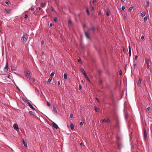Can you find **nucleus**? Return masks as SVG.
<instances>
[{"instance_id": "f257e3e1", "label": "nucleus", "mask_w": 152, "mask_h": 152, "mask_svg": "<svg viewBox=\"0 0 152 152\" xmlns=\"http://www.w3.org/2000/svg\"><path fill=\"white\" fill-rule=\"evenodd\" d=\"M28 35L27 34H24L22 36L21 40L24 42H26L27 40Z\"/></svg>"}, {"instance_id": "f03ea898", "label": "nucleus", "mask_w": 152, "mask_h": 152, "mask_svg": "<svg viewBox=\"0 0 152 152\" xmlns=\"http://www.w3.org/2000/svg\"><path fill=\"white\" fill-rule=\"evenodd\" d=\"M90 29H91L89 28L88 29V30L87 31H84V33H85V34L86 37L88 39H90V37H89L88 34L89 33V32L90 30Z\"/></svg>"}, {"instance_id": "7ed1b4c3", "label": "nucleus", "mask_w": 152, "mask_h": 152, "mask_svg": "<svg viewBox=\"0 0 152 152\" xmlns=\"http://www.w3.org/2000/svg\"><path fill=\"white\" fill-rule=\"evenodd\" d=\"M8 64L7 62V61L6 64L5 66V67L4 69V72H7L8 71Z\"/></svg>"}, {"instance_id": "20e7f679", "label": "nucleus", "mask_w": 152, "mask_h": 152, "mask_svg": "<svg viewBox=\"0 0 152 152\" xmlns=\"http://www.w3.org/2000/svg\"><path fill=\"white\" fill-rule=\"evenodd\" d=\"M26 75L27 77L29 79L31 78V76H30V73L29 71H28L26 72Z\"/></svg>"}, {"instance_id": "39448f33", "label": "nucleus", "mask_w": 152, "mask_h": 152, "mask_svg": "<svg viewBox=\"0 0 152 152\" xmlns=\"http://www.w3.org/2000/svg\"><path fill=\"white\" fill-rule=\"evenodd\" d=\"M13 127L14 129L17 131L19 130L18 126L17 124H14Z\"/></svg>"}, {"instance_id": "423d86ee", "label": "nucleus", "mask_w": 152, "mask_h": 152, "mask_svg": "<svg viewBox=\"0 0 152 152\" xmlns=\"http://www.w3.org/2000/svg\"><path fill=\"white\" fill-rule=\"evenodd\" d=\"M53 112L55 114H57L58 113V112L56 109V108L55 106L54 105H53Z\"/></svg>"}, {"instance_id": "0eeeda50", "label": "nucleus", "mask_w": 152, "mask_h": 152, "mask_svg": "<svg viewBox=\"0 0 152 152\" xmlns=\"http://www.w3.org/2000/svg\"><path fill=\"white\" fill-rule=\"evenodd\" d=\"M52 125L54 128H55L56 129H57L58 128L57 125L54 122H53L52 123Z\"/></svg>"}, {"instance_id": "6e6552de", "label": "nucleus", "mask_w": 152, "mask_h": 152, "mask_svg": "<svg viewBox=\"0 0 152 152\" xmlns=\"http://www.w3.org/2000/svg\"><path fill=\"white\" fill-rule=\"evenodd\" d=\"M142 79L140 77H139L138 82L137 84L138 86H140L142 82Z\"/></svg>"}, {"instance_id": "1a4fd4ad", "label": "nucleus", "mask_w": 152, "mask_h": 152, "mask_svg": "<svg viewBox=\"0 0 152 152\" xmlns=\"http://www.w3.org/2000/svg\"><path fill=\"white\" fill-rule=\"evenodd\" d=\"M129 57L131 56V48L130 45L129 46Z\"/></svg>"}, {"instance_id": "9d476101", "label": "nucleus", "mask_w": 152, "mask_h": 152, "mask_svg": "<svg viewBox=\"0 0 152 152\" xmlns=\"http://www.w3.org/2000/svg\"><path fill=\"white\" fill-rule=\"evenodd\" d=\"M144 138L145 139V140L147 137V134L146 133V132L144 130Z\"/></svg>"}, {"instance_id": "9b49d317", "label": "nucleus", "mask_w": 152, "mask_h": 152, "mask_svg": "<svg viewBox=\"0 0 152 152\" xmlns=\"http://www.w3.org/2000/svg\"><path fill=\"white\" fill-rule=\"evenodd\" d=\"M5 11L7 12V13L9 14L10 13L11 10L10 9H4Z\"/></svg>"}, {"instance_id": "f8f14e48", "label": "nucleus", "mask_w": 152, "mask_h": 152, "mask_svg": "<svg viewBox=\"0 0 152 152\" xmlns=\"http://www.w3.org/2000/svg\"><path fill=\"white\" fill-rule=\"evenodd\" d=\"M68 25L69 26H72V22L71 20L70 19L68 20Z\"/></svg>"}, {"instance_id": "ddd939ff", "label": "nucleus", "mask_w": 152, "mask_h": 152, "mask_svg": "<svg viewBox=\"0 0 152 152\" xmlns=\"http://www.w3.org/2000/svg\"><path fill=\"white\" fill-rule=\"evenodd\" d=\"M151 60L150 59H146V62L147 64V65H148V64H149V62Z\"/></svg>"}, {"instance_id": "4468645a", "label": "nucleus", "mask_w": 152, "mask_h": 152, "mask_svg": "<svg viewBox=\"0 0 152 152\" xmlns=\"http://www.w3.org/2000/svg\"><path fill=\"white\" fill-rule=\"evenodd\" d=\"M23 145H24L25 147L26 148L27 147V145L26 142H25V141H24V140L23 139Z\"/></svg>"}, {"instance_id": "2eb2a0df", "label": "nucleus", "mask_w": 152, "mask_h": 152, "mask_svg": "<svg viewBox=\"0 0 152 152\" xmlns=\"http://www.w3.org/2000/svg\"><path fill=\"white\" fill-rule=\"evenodd\" d=\"M70 126L72 130H73L74 129V126L72 124H71L70 125Z\"/></svg>"}, {"instance_id": "dca6fc26", "label": "nucleus", "mask_w": 152, "mask_h": 152, "mask_svg": "<svg viewBox=\"0 0 152 152\" xmlns=\"http://www.w3.org/2000/svg\"><path fill=\"white\" fill-rule=\"evenodd\" d=\"M64 78L65 79H66L67 77V75L66 73H64Z\"/></svg>"}, {"instance_id": "f3484780", "label": "nucleus", "mask_w": 152, "mask_h": 152, "mask_svg": "<svg viewBox=\"0 0 152 152\" xmlns=\"http://www.w3.org/2000/svg\"><path fill=\"white\" fill-rule=\"evenodd\" d=\"M146 15V13L145 12H142L141 14V16L142 17H144Z\"/></svg>"}, {"instance_id": "a211bd4d", "label": "nucleus", "mask_w": 152, "mask_h": 152, "mask_svg": "<svg viewBox=\"0 0 152 152\" xmlns=\"http://www.w3.org/2000/svg\"><path fill=\"white\" fill-rule=\"evenodd\" d=\"M45 3H42L41 4V6L42 7H44L45 6Z\"/></svg>"}, {"instance_id": "6ab92c4d", "label": "nucleus", "mask_w": 152, "mask_h": 152, "mask_svg": "<svg viewBox=\"0 0 152 152\" xmlns=\"http://www.w3.org/2000/svg\"><path fill=\"white\" fill-rule=\"evenodd\" d=\"M34 7H32L31 8H30L28 10H31V11H33L34 10Z\"/></svg>"}, {"instance_id": "aec40b11", "label": "nucleus", "mask_w": 152, "mask_h": 152, "mask_svg": "<svg viewBox=\"0 0 152 152\" xmlns=\"http://www.w3.org/2000/svg\"><path fill=\"white\" fill-rule=\"evenodd\" d=\"M149 6V2L148 1H146V6L147 7H148Z\"/></svg>"}, {"instance_id": "412c9836", "label": "nucleus", "mask_w": 152, "mask_h": 152, "mask_svg": "<svg viewBox=\"0 0 152 152\" xmlns=\"http://www.w3.org/2000/svg\"><path fill=\"white\" fill-rule=\"evenodd\" d=\"M96 0H93L92 1V2L94 4V5L95 6H96Z\"/></svg>"}, {"instance_id": "4be33fe9", "label": "nucleus", "mask_w": 152, "mask_h": 152, "mask_svg": "<svg viewBox=\"0 0 152 152\" xmlns=\"http://www.w3.org/2000/svg\"><path fill=\"white\" fill-rule=\"evenodd\" d=\"M5 3L7 4L8 5H9L10 4V1H6L5 2Z\"/></svg>"}, {"instance_id": "5701e85b", "label": "nucleus", "mask_w": 152, "mask_h": 152, "mask_svg": "<svg viewBox=\"0 0 152 152\" xmlns=\"http://www.w3.org/2000/svg\"><path fill=\"white\" fill-rule=\"evenodd\" d=\"M33 110H35L34 108L32 106L31 104L29 106Z\"/></svg>"}, {"instance_id": "b1692460", "label": "nucleus", "mask_w": 152, "mask_h": 152, "mask_svg": "<svg viewBox=\"0 0 152 152\" xmlns=\"http://www.w3.org/2000/svg\"><path fill=\"white\" fill-rule=\"evenodd\" d=\"M52 80V78L51 77H50L49 78L48 80V83H50Z\"/></svg>"}, {"instance_id": "393cba45", "label": "nucleus", "mask_w": 152, "mask_h": 152, "mask_svg": "<svg viewBox=\"0 0 152 152\" xmlns=\"http://www.w3.org/2000/svg\"><path fill=\"white\" fill-rule=\"evenodd\" d=\"M29 113L31 115H33L34 114V112L31 111H30L29 112Z\"/></svg>"}, {"instance_id": "a878e982", "label": "nucleus", "mask_w": 152, "mask_h": 152, "mask_svg": "<svg viewBox=\"0 0 152 152\" xmlns=\"http://www.w3.org/2000/svg\"><path fill=\"white\" fill-rule=\"evenodd\" d=\"M106 15H107L108 16H110V13L109 12H108V11L107 10V12H106Z\"/></svg>"}, {"instance_id": "bb28decb", "label": "nucleus", "mask_w": 152, "mask_h": 152, "mask_svg": "<svg viewBox=\"0 0 152 152\" xmlns=\"http://www.w3.org/2000/svg\"><path fill=\"white\" fill-rule=\"evenodd\" d=\"M86 12H87V13L88 15H89L90 14H89V11L88 10V8H87V9H86Z\"/></svg>"}, {"instance_id": "cd10ccee", "label": "nucleus", "mask_w": 152, "mask_h": 152, "mask_svg": "<svg viewBox=\"0 0 152 152\" xmlns=\"http://www.w3.org/2000/svg\"><path fill=\"white\" fill-rule=\"evenodd\" d=\"M54 74L55 73L54 72H52L50 74V76L51 77H53L54 75Z\"/></svg>"}, {"instance_id": "c85d7f7f", "label": "nucleus", "mask_w": 152, "mask_h": 152, "mask_svg": "<svg viewBox=\"0 0 152 152\" xmlns=\"http://www.w3.org/2000/svg\"><path fill=\"white\" fill-rule=\"evenodd\" d=\"M95 110L96 112H98V108L96 107H95Z\"/></svg>"}, {"instance_id": "c756f323", "label": "nucleus", "mask_w": 152, "mask_h": 152, "mask_svg": "<svg viewBox=\"0 0 152 152\" xmlns=\"http://www.w3.org/2000/svg\"><path fill=\"white\" fill-rule=\"evenodd\" d=\"M81 72L83 73H83L85 72L84 70L83 69H81Z\"/></svg>"}, {"instance_id": "7c9ffc66", "label": "nucleus", "mask_w": 152, "mask_h": 152, "mask_svg": "<svg viewBox=\"0 0 152 152\" xmlns=\"http://www.w3.org/2000/svg\"><path fill=\"white\" fill-rule=\"evenodd\" d=\"M125 118L126 119H127L128 118V115L126 113L125 114Z\"/></svg>"}, {"instance_id": "2f4dec72", "label": "nucleus", "mask_w": 152, "mask_h": 152, "mask_svg": "<svg viewBox=\"0 0 152 152\" xmlns=\"http://www.w3.org/2000/svg\"><path fill=\"white\" fill-rule=\"evenodd\" d=\"M148 19V18L147 17L145 16L144 18V21H146Z\"/></svg>"}, {"instance_id": "473e14b6", "label": "nucleus", "mask_w": 152, "mask_h": 152, "mask_svg": "<svg viewBox=\"0 0 152 152\" xmlns=\"http://www.w3.org/2000/svg\"><path fill=\"white\" fill-rule=\"evenodd\" d=\"M78 61L79 62H80V63H82V61H81V59H80V58H79V59H78Z\"/></svg>"}, {"instance_id": "72a5a7b5", "label": "nucleus", "mask_w": 152, "mask_h": 152, "mask_svg": "<svg viewBox=\"0 0 152 152\" xmlns=\"http://www.w3.org/2000/svg\"><path fill=\"white\" fill-rule=\"evenodd\" d=\"M47 105L49 106H50L51 105L50 103L48 101L47 102Z\"/></svg>"}, {"instance_id": "f704fd0d", "label": "nucleus", "mask_w": 152, "mask_h": 152, "mask_svg": "<svg viewBox=\"0 0 152 152\" xmlns=\"http://www.w3.org/2000/svg\"><path fill=\"white\" fill-rule=\"evenodd\" d=\"M125 9V7L124 6H123L121 7V9L123 11H124Z\"/></svg>"}, {"instance_id": "c9c22d12", "label": "nucleus", "mask_w": 152, "mask_h": 152, "mask_svg": "<svg viewBox=\"0 0 152 152\" xmlns=\"http://www.w3.org/2000/svg\"><path fill=\"white\" fill-rule=\"evenodd\" d=\"M129 10H130V11H131L133 9V7L132 6V7H130L129 8Z\"/></svg>"}, {"instance_id": "e433bc0d", "label": "nucleus", "mask_w": 152, "mask_h": 152, "mask_svg": "<svg viewBox=\"0 0 152 152\" xmlns=\"http://www.w3.org/2000/svg\"><path fill=\"white\" fill-rule=\"evenodd\" d=\"M102 121L104 123H105L107 122V121L105 119H103L102 120Z\"/></svg>"}, {"instance_id": "4c0bfd02", "label": "nucleus", "mask_w": 152, "mask_h": 152, "mask_svg": "<svg viewBox=\"0 0 152 152\" xmlns=\"http://www.w3.org/2000/svg\"><path fill=\"white\" fill-rule=\"evenodd\" d=\"M83 124H84V122L83 121L81 122L80 123V125L81 126L83 125Z\"/></svg>"}, {"instance_id": "58836bf2", "label": "nucleus", "mask_w": 152, "mask_h": 152, "mask_svg": "<svg viewBox=\"0 0 152 152\" xmlns=\"http://www.w3.org/2000/svg\"><path fill=\"white\" fill-rule=\"evenodd\" d=\"M28 16L27 15H25V19H27L28 18Z\"/></svg>"}, {"instance_id": "ea45409f", "label": "nucleus", "mask_w": 152, "mask_h": 152, "mask_svg": "<svg viewBox=\"0 0 152 152\" xmlns=\"http://www.w3.org/2000/svg\"><path fill=\"white\" fill-rule=\"evenodd\" d=\"M146 110L148 111H149L151 110L150 107H148L146 108Z\"/></svg>"}, {"instance_id": "a19ab883", "label": "nucleus", "mask_w": 152, "mask_h": 152, "mask_svg": "<svg viewBox=\"0 0 152 152\" xmlns=\"http://www.w3.org/2000/svg\"><path fill=\"white\" fill-rule=\"evenodd\" d=\"M54 20L55 22H56L57 20V18L56 17H55L54 18Z\"/></svg>"}, {"instance_id": "79ce46f5", "label": "nucleus", "mask_w": 152, "mask_h": 152, "mask_svg": "<svg viewBox=\"0 0 152 152\" xmlns=\"http://www.w3.org/2000/svg\"><path fill=\"white\" fill-rule=\"evenodd\" d=\"M86 27V25L85 24H84L83 25V28L84 29V28Z\"/></svg>"}, {"instance_id": "37998d69", "label": "nucleus", "mask_w": 152, "mask_h": 152, "mask_svg": "<svg viewBox=\"0 0 152 152\" xmlns=\"http://www.w3.org/2000/svg\"><path fill=\"white\" fill-rule=\"evenodd\" d=\"M92 30H93V31L94 32L95 31V28L94 27H93L92 28Z\"/></svg>"}, {"instance_id": "c03bdc74", "label": "nucleus", "mask_w": 152, "mask_h": 152, "mask_svg": "<svg viewBox=\"0 0 152 152\" xmlns=\"http://www.w3.org/2000/svg\"><path fill=\"white\" fill-rule=\"evenodd\" d=\"M123 51L124 52H126V49L124 48H123Z\"/></svg>"}, {"instance_id": "a18cd8bd", "label": "nucleus", "mask_w": 152, "mask_h": 152, "mask_svg": "<svg viewBox=\"0 0 152 152\" xmlns=\"http://www.w3.org/2000/svg\"><path fill=\"white\" fill-rule=\"evenodd\" d=\"M27 103L28 104V106H29L31 104L29 102H27Z\"/></svg>"}, {"instance_id": "49530a36", "label": "nucleus", "mask_w": 152, "mask_h": 152, "mask_svg": "<svg viewBox=\"0 0 152 152\" xmlns=\"http://www.w3.org/2000/svg\"><path fill=\"white\" fill-rule=\"evenodd\" d=\"M79 89L80 90L81 89V85H79Z\"/></svg>"}, {"instance_id": "de8ad7c7", "label": "nucleus", "mask_w": 152, "mask_h": 152, "mask_svg": "<svg viewBox=\"0 0 152 152\" xmlns=\"http://www.w3.org/2000/svg\"><path fill=\"white\" fill-rule=\"evenodd\" d=\"M73 116V114L72 113H71L70 115V116L71 118H72Z\"/></svg>"}, {"instance_id": "09e8293b", "label": "nucleus", "mask_w": 152, "mask_h": 152, "mask_svg": "<svg viewBox=\"0 0 152 152\" xmlns=\"http://www.w3.org/2000/svg\"><path fill=\"white\" fill-rule=\"evenodd\" d=\"M51 10L52 11H53L54 10V9L52 7H51Z\"/></svg>"}, {"instance_id": "8fccbe9b", "label": "nucleus", "mask_w": 152, "mask_h": 152, "mask_svg": "<svg viewBox=\"0 0 152 152\" xmlns=\"http://www.w3.org/2000/svg\"><path fill=\"white\" fill-rule=\"evenodd\" d=\"M136 64L134 62V64H133V66L134 67V68H135L136 67Z\"/></svg>"}, {"instance_id": "3c124183", "label": "nucleus", "mask_w": 152, "mask_h": 152, "mask_svg": "<svg viewBox=\"0 0 152 152\" xmlns=\"http://www.w3.org/2000/svg\"><path fill=\"white\" fill-rule=\"evenodd\" d=\"M60 81H58V86L60 85Z\"/></svg>"}, {"instance_id": "603ef678", "label": "nucleus", "mask_w": 152, "mask_h": 152, "mask_svg": "<svg viewBox=\"0 0 152 152\" xmlns=\"http://www.w3.org/2000/svg\"><path fill=\"white\" fill-rule=\"evenodd\" d=\"M141 39H144V37L143 36H142L141 37Z\"/></svg>"}, {"instance_id": "864d4df0", "label": "nucleus", "mask_w": 152, "mask_h": 152, "mask_svg": "<svg viewBox=\"0 0 152 152\" xmlns=\"http://www.w3.org/2000/svg\"><path fill=\"white\" fill-rule=\"evenodd\" d=\"M94 7H92V9H91V11H94Z\"/></svg>"}, {"instance_id": "5fc2aeb1", "label": "nucleus", "mask_w": 152, "mask_h": 152, "mask_svg": "<svg viewBox=\"0 0 152 152\" xmlns=\"http://www.w3.org/2000/svg\"><path fill=\"white\" fill-rule=\"evenodd\" d=\"M53 26V24L52 23H50V26L51 27H52Z\"/></svg>"}, {"instance_id": "6e6d98bb", "label": "nucleus", "mask_w": 152, "mask_h": 152, "mask_svg": "<svg viewBox=\"0 0 152 152\" xmlns=\"http://www.w3.org/2000/svg\"><path fill=\"white\" fill-rule=\"evenodd\" d=\"M138 58V56L137 55H136L135 56V59H137Z\"/></svg>"}, {"instance_id": "4d7b16f0", "label": "nucleus", "mask_w": 152, "mask_h": 152, "mask_svg": "<svg viewBox=\"0 0 152 152\" xmlns=\"http://www.w3.org/2000/svg\"><path fill=\"white\" fill-rule=\"evenodd\" d=\"M147 65V67L149 69L150 67V66L149 65V64H148V65Z\"/></svg>"}, {"instance_id": "13d9d810", "label": "nucleus", "mask_w": 152, "mask_h": 152, "mask_svg": "<svg viewBox=\"0 0 152 152\" xmlns=\"http://www.w3.org/2000/svg\"><path fill=\"white\" fill-rule=\"evenodd\" d=\"M44 41L42 40V42H41L42 44H43L44 43Z\"/></svg>"}, {"instance_id": "bf43d9fd", "label": "nucleus", "mask_w": 152, "mask_h": 152, "mask_svg": "<svg viewBox=\"0 0 152 152\" xmlns=\"http://www.w3.org/2000/svg\"><path fill=\"white\" fill-rule=\"evenodd\" d=\"M83 74L84 75H86V72H85L83 73Z\"/></svg>"}, {"instance_id": "052dcab7", "label": "nucleus", "mask_w": 152, "mask_h": 152, "mask_svg": "<svg viewBox=\"0 0 152 152\" xmlns=\"http://www.w3.org/2000/svg\"><path fill=\"white\" fill-rule=\"evenodd\" d=\"M96 100H97V102H99V101L98 99H97V98H96Z\"/></svg>"}, {"instance_id": "680f3d73", "label": "nucleus", "mask_w": 152, "mask_h": 152, "mask_svg": "<svg viewBox=\"0 0 152 152\" xmlns=\"http://www.w3.org/2000/svg\"><path fill=\"white\" fill-rule=\"evenodd\" d=\"M84 76H85L86 77H87V78H88V77H87V75H86H86H84Z\"/></svg>"}, {"instance_id": "e2e57ef3", "label": "nucleus", "mask_w": 152, "mask_h": 152, "mask_svg": "<svg viewBox=\"0 0 152 152\" xmlns=\"http://www.w3.org/2000/svg\"><path fill=\"white\" fill-rule=\"evenodd\" d=\"M125 0H121V1L122 2H124Z\"/></svg>"}, {"instance_id": "0e129e2a", "label": "nucleus", "mask_w": 152, "mask_h": 152, "mask_svg": "<svg viewBox=\"0 0 152 152\" xmlns=\"http://www.w3.org/2000/svg\"><path fill=\"white\" fill-rule=\"evenodd\" d=\"M38 9H39V10H40L41 9V8L40 7H39L38 8Z\"/></svg>"}, {"instance_id": "69168bd1", "label": "nucleus", "mask_w": 152, "mask_h": 152, "mask_svg": "<svg viewBox=\"0 0 152 152\" xmlns=\"http://www.w3.org/2000/svg\"><path fill=\"white\" fill-rule=\"evenodd\" d=\"M17 89H18V90H19V91H20L19 88L18 87H17Z\"/></svg>"}, {"instance_id": "338daca9", "label": "nucleus", "mask_w": 152, "mask_h": 152, "mask_svg": "<svg viewBox=\"0 0 152 152\" xmlns=\"http://www.w3.org/2000/svg\"><path fill=\"white\" fill-rule=\"evenodd\" d=\"M119 74H120V75H121L122 74V72H121Z\"/></svg>"}, {"instance_id": "774afa93", "label": "nucleus", "mask_w": 152, "mask_h": 152, "mask_svg": "<svg viewBox=\"0 0 152 152\" xmlns=\"http://www.w3.org/2000/svg\"><path fill=\"white\" fill-rule=\"evenodd\" d=\"M106 121H107V122H108V121H109L108 119H107V120H106Z\"/></svg>"}]
</instances>
